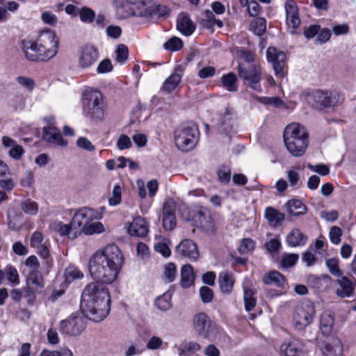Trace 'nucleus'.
<instances>
[{
    "label": "nucleus",
    "mask_w": 356,
    "mask_h": 356,
    "mask_svg": "<svg viewBox=\"0 0 356 356\" xmlns=\"http://www.w3.org/2000/svg\"><path fill=\"white\" fill-rule=\"evenodd\" d=\"M284 142L288 152L295 157L303 156L309 145V134L300 124H289L284 131Z\"/></svg>",
    "instance_id": "4"
},
{
    "label": "nucleus",
    "mask_w": 356,
    "mask_h": 356,
    "mask_svg": "<svg viewBox=\"0 0 356 356\" xmlns=\"http://www.w3.org/2000/svg\"><path fill=\"white\" fill-rule=\"evenodd\" d=\"M177 275L176 265L172 262L168 263L165 266L163 272V277L165 282H172Z\"/></svg>",
    "instance_id": "38"
},
{
    "label": "nucleus",
    "mask_w": 356,
    "mask_h": 356,
    "mask_svg": "<svg viewBox=\"0 0 356 356\" xmlns=\"http://www.w3.org/2000/svg\"><path fill=\"white\" fill-rule=\"evenodd\" d=\"M143 17L160 18L168 14L169 10L165 5L156 4L150 0H143Z\"/></svg>",
    "instance_id": "18"
},
{
    "label": "nucleus",
    "mask_w": 356,
    "mask_h": 356,
    "mask_svg": "<svg viewBox=\"0 0 356 356\" xmlns=\"http://www.w3.org/2000/svg\"><path fill=\"white\" fill-rule=\"evenodd\" d=\"M181 79V74L172 73L163 83L162 90L166 92H170L174 90L179 84Z\"/></svg>",
    "instance_id": "36"
},
{
    "label": "nucleus",
    "mask_w": 356,
    "mask_h": 356,
    "mask_svg": "<svg viewBox=\"0 0 356 356\" xmlns=\"http://www.w3.org/2000/svg\"><path fill=\"white\" fill-rule=\"evenodd\" d=\"M175 202L172 199H168L163 204L162 216L175 215Z\"/></svg>",
    "instance_id": "51"
},
{
    "label": "nucleus",
    "mask_w": 356,
    "mask_h": 356,
    "mask_svg": "<svg viewBox=\"0 0 356 356\" xmlns=\"http://www.w3.org/2000/svg\"><path fill=\"white\" fill-rule=\"evenodd\" d=\"M280 351L285 356H298L301 353V345L296 340L285 341L281 345Z\"/></svg>",
    "instance_id": "28"
},
{
    "label": "nucleus",
    "mask_w": 356,
    "mask_h": 356,
    "mask_svg": "<svg viewBox=\"0 0 356 356\" xmlns=\"http://www.w3.org/2000/svg\"><path fill=\"white\" fill-rule=\"evenodd\" d=\"M24 154V150L23 147L18 144L13 147L8 152L9 156L15 160H19Z\"/></svg>",
    "instance_id": "61"
},
{
    "label": "nucleus",
    "mask_w": 356,
    "mask_h": 356,
    "mask_svg": "<svg viewBox=\"0 0 356 356\" xmlns=\"http://www.w3.org/2000/svg\"><path fill=\"white\" fill-rule=\"evenodd\" d=\"M98 58V49L92 44H85L80 50L78 65L82 69L89 68L97 62Z\"/></svg>",
    "instance_id": "13"
},
{
    "label": "nucleus",
    "mask_w": 356,
    "mask_h": 356,
    "mask_svg": "<svg viewBox=\"0 0 356 356\" xmlns=\"http://www.w3.org/2000/svg\"><path fill=\"white\" fill-rule=\"evenodd\" d=\"M123 262L124 257L119 248L115 244H109L91 257L89 272L96 282L111 284L117 278Z\"/></svg>",
    "instance_id": "1"
},
{
    "label": "nucleus",
    "mask_w": 356,
    "mask_h": 356,
    "mask_svg": "<svg viewBox=\"0 0 356 356\" xmlns=\"http://www.w3.org/2000/svg\"><path fill=\"white\" fill-rule=\"evenodd\" d=\"M17 81L19 85L30 91L33 90L35 88V81L31 78L20 76L17 78Z\"/></svg>",
    "instance_id": "57"
},
{
    "label": "nucleus",
    "mask_w": 356,
    "mask_h": 356,
    "mask_svg": "<svg viewBox=\"0 0 356 356\" xmlns=\"http://www.w3.org/2000/svg\"><path fill=\"white\" fill-rule=\"evenodd\" d=\"M239 76L243 79L245 83L252 90L257 92L261 91L260 81L261 79V70L260 66L251 65L248 67L240 64L238 67Z\"/></svg>",
    "instance_id": "9"
},
{
    "label": "nucleus",
    "mask_w": 356,
    "mask_h": 356,
    "mask_svg": "<svg viewBox=\"0 0 356 356\" xmlns=\"http://www.w3.org/2000/svg\"><path fill=\"white\" fill-rule=\"evenodd\" d=\"M235 280L234 275L227 271L220 273L218 276V283L222 293L229 294L233 289Z\"/></svg>",
    "instance_id": "24"
},
{
    "label": "nucleus",
    "mask_w": 356,
    "mask_h": 356,
    "mask_svg": "<svg viewBox=\"0 0 356 356\" xmlns=\"http://www.w3.org/2000/svg\"><path fill=\"white\" fill-rule=\"evenodd\" d=\"M65 275L68 282L83 277V273L74 266H70L65 270Z\"/></svg>",
    "instance_id": "45"
},
{
    "label": "nucleus",
    "mask_w": 356,
    "mask_h": 356,
    "mask_svg": "<svg viewBox=\"0 0 356 356\" xmlns=\"http://www.w3.org/2000/svg\"><path fill=\"white\" fill-rule=\"evenodd\" d=\"M121 201V188L116 185L113 190V196L108 199L109 204L115 206L120 203Z\"/></svg>",
    "instance_id": "56"
},
{
    "label": "nucleus",
    "mask_w": 356,
    "mask_h": 356,
    "mask_svg": "<svg viewBox=\"0 0 356 356\" xmlns=\"http://www.w3.org/2000/svg\"><path fill=\"white\" fill-rule=\"evenodd\" d=\"M265 218L270 226L277 227L284 220V215L274 208L267 207L265 211Z\"/></svg>",
    "instance_id": "31"
},
{
    "label": "nucleus",
    "mask_w": 356,
    "mask_h": 356,
    "mask_svg": "<svg viewBox=\"0 0 356 356\" xmlns=\"http://www.w3.org/2000/svg\"><path fill=\"white\" fill-rule=\"evenodd\" d=\"M286 207L289 213L294 216L303 215L307 212L306 206L298 200H291L286 204Z\"/></svg>",
    "instance_id": "30"
},
{
    "label": "nucleus",
    "mask_w": 356,
    "mask_h": 356,
    "mask_svg": "<svg viewBox=\"0 0 356 356\" xmlns=\"http://www.w3.org/2000/svg\"><path fill=\"white\" fill-rule=\"evenodd\" d=\"M263 282L266 284H272L280 287L284 284L285 278L280 272L271 271L264 275Z\"/></svg>",
    "instance_id": "32"
},
{
    "label": "nucleus",
    "mask_w": 356,
    "mask_h": 356,
    "mask_svg": "<svg viewBox=\"0 0 356 356\" xmlns=\"http://www.w3.org/2000/svg\"><path fill=\"white\" fill-rule=\"evenodd\" d=\"M200 295L203 302H211L213 298V292L209 287L204 286L200 289Z\"/></svg>",
    "instance_id": "50"
},
{
    "label": "nucleus",
    "mask_w": 356,
    "mask_h": 356,
    "mask_svg": "<svg viewBox=\"0 0 356 356\" xmlns=\"http://www.w3.org/2000/svg\"><path fill=\"white\" fill-rule=\"evenodd\" d=\"M177 29L183 35L189 36L194 32L195 26L186 14L181 13L177 21Z\"/></svg>",
    "instance_id": "23"
},
{
    "label": "nucleus",
    "mask_w": 356,
    "mask_h": 356,
    "mask_svg": "<svg viewBox=\"0 0 356 356\" xmlns=\"http://www.w3.org/2000/svg\"><path fill=\"white\" fill-rule=\"evenodd\" d=\"M100 218L97 211L94 209L84 207L76 212L72 219V229H76L73 233L74 237H77L81 234L82 229L90 222Z\"/></svg>",
    "instance_id": "10"
},
{
    "label": "nucleus",
    "mask_w": 356,
    "mask_h": 356,
    "mask_svg": "<svg viewBox=\"0 0 356 356\" xmlns=\"http://www.w3.org/2000/svg\"><path fill=\"white\" fill-rule=\"evenodd\" d=\"M79 15L82 22L90 24L94 22L96 13L91 8L84 6L79 10Z\"/></svg>",
    "instance_id": "41"
},
{
    "label": "nucleus",
    "mask_w": 356,
    "mask_h": 356,
    "mask_svg": "<svg viewBox=\"0 0 356 356\" xmlns=\"http://www.w3.org/2000/svg\"><path fill=\"white\" fill-rule=\"evenodd\" d=\"M307 240V237L298 229L291 230L286 237V242L291 247L303 245Z\"/></svg>",
    "instance_id": "27"
},
{
    "label": "nucleus",
    "mask_w": 356,
    "mask_h": 356,
    "mask_svg": "<svg viewBox=\"0 0 356 356\" xmlns=\"http://www.w3.org/2000/svg\"><path fill=\"white\" fill-rule=\"evenodd\" d=\"M254 248V242L250 238H245L238 248V251L241 254H247Z\"/></svg>",
    "instance_id": "55"
},
{
    "label": "nucleus",
    "mask_w": 356,
    "mask_h": 356,
    "mask_svg": "<svg viewBox=\"0 0 356 356\" xmlns=\"http://www.w3.org/2000/svg\"><path fill=\"white\" fill-rule=\"evenodd\" d=\"M60 328L63 334L77 336L85 330L86 324L83 317L71 315L67 319L60 321Z\"/></svg>",
    "instance_id": "12"
},
{
    "label": "nucleus",
    "mask_w": 356,
    "mask_h": 356,
    "mask_svg": "<svg viewBox=\"0 0 356 356\" xmlns=\"http://www.w3.org/2000/svg\"><path fill=\"white\" fill-rule=\"evenodd\" d=\"M250 30L257 35H261L266 31V20L262 17H257L252 20L250 24Z\"/></svg>",
    "instance_id": "40"
},
{
    "label": "nucleus",
    "mask_w": 356,
    "mask_h": 356,
    "mask_svg": "<svg viewBox=\"0 0 356 356\" xmlns=\"http://www.w3.org/2000/svg\"><path fill=\"white\" fill-rule=\"evenodd\" d=\"M199 130L197 124L187 122L179 126L174 131L175 145L184 152L193 149L199 140Z\"/></svg>",
    "instance_id": "5"
},
{
    "label": "nucleus",
    "mask_w": 356,
    "mask_h": 356,
    "mask_svg": "<svg viewBox=\"0 0 356 356\" xmlns=\"http://www.w3.org/2000/svg\"><path fill=\"white\" fill-rule=\"evenodd\" d=\"M7 279L9 282L18 284L19 283V275L15 268L13 266H7L6 268Z\"/></svg>",
    "instance_id": "53"
},
{
    "label": "nucleus",
    "mask_w": 356,
    "mask_h": 356,
    "mask_svg": "<svg viewBox=\"0 0 356 356\" xmlns=\"http://www.w3.org/2000/svg\"><path fill=\"white\" fill-rule=\"evenodd\" d=\"M131 145L130 138L125 134L120 135L117 141V147L120 150L130 148Z\"/></svg>",
    "instance_id": "58"
},
{
    "label": "nucleus",
    "mask_w": 356,
    "mask_h": 356,
    "mask_svg": "<svg viewBox=\"0 0 356 356\" xmlns=\"http://www.w3.org/2000/svg\"><path fill=\"white\" fill-rule=\"evenodd\" d=\"M148 232L147 222L145 218L140 216L135 218L128 227V233L132 236L144 237Z\"/></svg>",
    "instance_id": "20"
},
{
    "label": "nucleus",
    "mask_w": 356,
    "mask_h": 356,
    "mask_svg": "<svg viewBox=\"0 0 356 356\" xmlns=\"http://www.w3.org/2000/svg\"><path fill=\"white\" fill-rule=\"evenodd\" d=\"M268 62L273 65L276 76L283 77L286 73V54L284 51H278L273 47H270L266 51Z\"/></svg>",
    "instance_id": "11"
},
{
    "label": "nucleus",
    "mask_w": 356,
    "mask_h": 356,
    "mask_svg": "<svg viewBox=\"0 0 356 356\" xmlns=\"http://www.w3.org/2000/svg\"><path fill=\"white\" fill-rule=\"evenodd\" d=\"M52 229L61 236L68 235L71 239H74L76 237L73 236L76 229H72V222L70 225L64 224L62 222H55L52 225Z\"/></svg>",
    "instance_id": "34"
},
{
    "label": "nucleus",
    "mask_w": 356,
    "mask_h": 356,
    "mask_svg": "<svg viewBox=\"0 0 356 356\" xmlns=\"http://www.w3.org/2000/svg\"><path fill=\"white\" fill-rule=\"evenodd\" d=\"M58 42V38L53 31L44 29L35 42L24 41L22 45L29 60L47 61L57 54Z\"/></svg>",
    "instance_id": "3"
},
{
    "label": "nucleus",
    "mask_w": 356,
    "mask_h": 356,
    "mask_svg": "<svg viewBox=\"0 0 356 356\" xmlns=\"http://www.w3.org/2000/svg\"><path fill=\"white\" fill-rule=\"evenodd\" d=\"M76 145L86 151L94 152L95 146L86 137H79L76 140Z\"/></svg>",
    "instance_id": "47"
},
{
    "label": "nucleus",
    "mask_w": 356,
    "mask_h": 356,
    "mask_svg": "<svg viewBox=\"0 0 356 356\" xmlns=\"http://www.w3.org/2000/svg\"><path fill=\"white\" fill-rule=\"evenodd\" d=\"M216 70L213 66H206L200 69L198 72V76L201 79H207L215 75Z\"/></svg>",
    "instance_id": "60"
},
{
    "label": "nucleus",
    "mask_w": 356,
    "mask_h": 356,
    "mask_svg": "<svg viewBox=\"0 0 356 356\" xmlns=\"http://www.w3.org/2000/svg\"><path fill=\"white\" fill-rule=\"evenodd\" d=\"M111 298L108 289L98 282L84 288L81 299V309L90 321L100 322L109 314Z\"/></svg>",
    "instance_id": "2"
},
{
    "label": "nucleus",
    "mask_w": 356,
    "mask_h": 356,
    "mask_svg": "<svg viewBox=\"0 0 356 356\" xmlns=\"http://www.w3.org/2000/svg\"><path fill=\"white\" fill-rule=\"evenodd\" d=\"M314 315V307L311 302L304 301L298 304L293 314L295 328L298 330L305 329L312 322Z\"/></svg>",
    "instance_id": "8"
},
{
    "label": "nucleus",
    "mask_w": 356,
    "mask_h": 356,
    "mask_svg": "<svg viewBox=\"0 0 356 356\" xmlns=\"http://www.w3.org/2000/svg\"><path fill=\"white\" fill-rule=\"evenodd\" d=\"M163 343V341L160 337L153 336L147 342L146 347L149 350H154L159 349Z\"/></svg>",
    "instance_id": "59"
},
{
    "label": "nucleus",
    "mask_w": 356,
    "mask_h": 356,
    "mask_svg": "<svg viewBox=\"0 0 356 356\" xmlns=\"http://www.w3.org/2000/svg\"><path fill=\"white\" fill-rule=\"evenodd\" d=\"M193 324L198 336L204 339L209 338L213 330L211 321L204 313L197 314L193 318Z\"/></svg>",
    "instance_id": "14"
},
{
    "label": "nucleus",
    "mask_w": 356,
    "mask_h": 356,
    "mask_svg": "<svg viewBox=\"0 0 356 356\" xmlns=\"http://www.w3.org/2000/svg\"><path fill=\"white\" fill-rule=\"evenodd\" d=\"M307 167L313 172H316L323 176L327 175L330 172L329 167L324 164H318L315 165L308 164Z\"/></svg>",
    "instance_id": "62"
},
{
    "label": "nucleus",
    "mask_w": 356,
    "mask_h": 356,
    "mask_svg": "<svg viewBox=\"0 0 356 356\" xmlns=\"http://www.w3.org/2000/svg\"><path fill=\"white\" fill-rule=\"evenodd\" d=\"M82 104L85 116L96 121L104 118V104L100 92L92 89L86 90L83 94Z\"/></svg>",
    "instance_id": "6"
},
{
    "label": "nucleus",
    "mask_w": 356,
    "mask_h": 356,
    "mask_svg": "<svg viewBox=\"0 0 356 356\" xmlns=\"http://www.w3.org/2000/svg\"><path fill=\"white\" fill-rule=\"evenodd\" d=\"M154 304L156 307L162 311L169 309L171 306V294L170 293H165L159 296L155 300Z\"/></svg>",
    "instance_id": "39"
},
{
    "label": "nucleus",
    "mask_w": 356,
    "mask_h": 356,
    "mask_svg": "<svg viewBox=\"0 0 356 356\" xmlns=\"http://www.w3.org/2000/svg\"><path fill=\"white\" fill-rule=\"evenodd\" d=\"M340 287L337 289L336 293L341 298L350 297L354 291V286L352 281L346 277H342L338 280Z\"/></svg>",
    "instance_id": "26"
},
{
    "label": "nucleus",
    "mask_w": 356,
    "mask_h": 356,
    "mask_svg": "<svg viewBox=\"0 0 356 356\" xmlns=\"http://www.w3.org/2000/svg\"><path fill=\"white\" fill-rule=\"evenodd\" d=\"M193 219L198 222L202 227L210 229L213 228L212 219L210 212L207 209H201L195 212Z\"/></svg>",
    "instance_id": "25"
},
{
    "label": "nucleus",
    "mask_w": 356,
    "mask_h": 356,
    "mask_svg": "<svg viewBox=\"0 0 356 356\" xmlns=\"http://www.w3.org/2000/svg\"><path fill=\"white\" fill-rule=\"evenodd\" d=\"M175 251L179 257L192 261H196L200 255L197 244L190 239L181 241L177 245Z\"/></svg>",
    "instance_id": "15"
},
{
    "label": "nucleus",
    "mask_w": 356,
    "mask_h": 356,
    "mask_svg": "<svg viewBox=\"0 0 356 356\" xmlns=\"http://www.w3.org/2000/svg\"><path fill=\"white\" fill-rule=\"evenodd\" d=\"M281 247V243L278 239H271L265 243V248L270 253H276Z\"/></svg>",
    "instance_id": "63"
},
{
    "label": "nucleus",
    "mask_w": 356,
    "mask_h": 356,
    "mask_svg": "<svg viewBox=\"0 0 356 356\" xmlns=\"http://www.w3.org/2000/svg\"><path fill=\"white\" fill-rule=\"evenodd\" d=\"M163 226L165 230H172L176 226L175 215L162 216Z\"/></svg>",
    "instance_id": "54"
},
{
    "label": "nucleus",
    "mask_w": 356,
    "mask_h": 356,
    "mask_svg": "<svg viewBox=\"0 0 356 356\" xmlns=\"http://www.w3.org/2000/svg\"><path fill=\"white\" fill-rule=\"evenodd\" d=\"M319 31V25H310L308 27L304 28L303 34L306 38L311 39L313 38L315 35H316Z\"/></svg>",
    "instance_id": "64"
},
{
    "label": "nucleus",
    "mask_w": 356,
    "mask_h": 356,
    "mask_svg": "<svg viewBox=\"0 0 356 356\" xmlns=\"http://www.w3.org/2000/svg\"><path fill=\"white\" fill-rule=\"evenodd\" d=\"M285 12L286 23L291 28L290 33L293 34L296 29L300 24L298 8L293 0H287L285 3Z\"/></svg>",
    "instance_id": "17"
},
{
    "label": "nucleus",
    "mask_w": 356,
    "mask_h": 356,
    "mask_svg": "<svg viewBox=\"0 0 356 356\" xmlns=\"http://www.w3.org/2000/svg\"><path fill=\"white\" fill-rule=\"evenodd\" d=\"M116 60L119 63L124 62L129 55V51L124 44H119L115 50Z\"/></svg>",
    "instance_id": "49"
},
{
    "label": "nucleus",
    "mask_w": 356,
    "mask_h": 356,
    "mask_svg": "<svg viewBox=\"0 0 356 356\" xmlns=\"http://www.w3.org/2000/svg\"><path fill=\"white\" fill-rule=\"evenodd\" d=\"M195 280L193 268L190 264H185L181 270V285L183 288L191 286Z\"/></svg>",
    "instance_id": "29"
},
{
    "label": "nucleus",
    "mask_w": 356,
    "mask_h": 356,
    "mask_svg": "<svg viewBox=\"0 0 356 356\" xmlns=\"http://www.w3.org/2000/svg\"><path fill=\"white\" fill-rule=\"evenodd\" d=\"M254 291L243 286V301L245 309L248 312L252 311L256 306V299L254 298Z\"/></svg>",
    "instance_id": "37"
},
{
    "label": "nucleus",
    "mask_w": 356,
    "mask_h": 356,
    "mask_svg": "<svg viewBox=\"0 0 356 356\" xmlns=\"http://www.w3.org/2000/svg\"><path fill=\"white\" fill-rule=\"evenodd\" d=\"M201 346L195 341H184L178 347V352L180 356L188 355L200 350Z\"/></svg>",
    "instance_id": "35"
},
{
    "label": "nucleus",
    "mask_w": 356,
    "mask_h": 356,
    "mask_svg": "<svg viewBox=\"0 0 356 356\" xmlns=\"http://www.w3.org/2000/svg\"><path fill=\"white\" fill-rule=\"evenodd\" d=\"M43 139L55 145L65 147L67 145V141L63 138L60 131L55 127H46L43 130Z\"/></svg>",
    "instance_id": "22"
},
{
    "label": "nucleus",
    "mask_w": 356,
    "mask_h": 356,
    "mask_svg": "<svg viewBox=\"0 0 356 356\" xmlns=\"http://www.w3.org/2000/svg\"><path fill=\"white\" fill-rule=\"evenodd\" d=\"M183 47L182 40L178 37H172L163 44V48L170 51H176Z\"/></svg>",
    "instance_id": "44"
},
{
    "label": "nucleus",
    "mask_w": 356,
    "mask_h": 356,
    "mask_svg": "<svg viewBox=\"0 0 356 356\" xmlns=\"http://www.w3.org/2000/svg\"><path fill=\"white\" fill-rule=\"evenodd\" d=\"M143 0L134 3L127 1L118 8V13H120L122 17L130 16L143 17Z\"/></svg>",
    "instance_id": "19"
},
{
    "label": "nucleus",
    "mask_w": 356,
    "mask_h": 356,
    "mask_svg": "<svg viewBox=\"0 0 356 356\" xmlns=\"http://www.w3.org/2000/svg\"><path fill=\"white\" fill-rule=\"evenodd\" d=\"M323 351L326 356H342L343 346L339 339L331 337L323 343Z\"/></svg>",
    "instance_id": "21"
},
{
    "label": "nucleus",
    "mask_w": 356,
    "mask_h": 356,
    "mask_svg": "<svg viewBox=\"0 0 356 356\" xmlns=\"http://www.w3.org/2000/svg\"><path fill=\"white\" fill-rule=\"evenodd\" d=\"M104 232V227L100 222H90L86 227H85L81 233L87 235H92L94 234H100Z\"/></svg>",
    "instance_id": "43"
},
{
    "label": "nucleus",
    "mask_w": 356,
    "mask_h": 356,
    "mask_svg": "<svg viewBox=\"0 0 356 356\" xmlns=\"http://www.w3.org/2000/svg\"><path fill=\"white\" fill-rule=\"evenodd\" d=\"M237 80L234 73H227L221 77L222 86L229 92H236L238 90Z\"/></svg>",
    "instance_id": "33"
},
{
    "label": "nucleus",
    "mask_w": 356,
    "mask_h": 356,
    "mask_svg": "<svg viewBox=\"0 0 356 356\" xmlns=\"http://www.w3.org/2000/svg\"><path fill=\"white\" fill-rule=\"evenodd\" d=\"M343 97L337 92L314 91L307 96V103L316 109L334 107L341 104Z\"/></svg>",
    "instance_id": "7"
},
{
    "label": "nucleus",
    "mask_w": 356,
    "mask_h": 356,
    "mask_svg": "<svg viewBox=\"0 0 356 356\" xmlns=\"http://www.w3.org/2000/svg\"><path fill=\"white\" fill-rule=\"evenodd\" d=\"M342 230L337 226H333L330 231V238L332 243L337 245L341 242Z\"/></svg>",
    "instance_id": "52"
},
{
    "label": "nucleus",
    "mask_w": 356,
    "mask_h": 356,
    "mask_svg": "<svg viewBox=\"0 0 356 356\" xmlns=\"http://www.w3.org/2000/svg\"><path fill=\"white\" fill-rule=\"evenodd\" d=\"M298 254H288L283 257L282 259V266L285 268L293 266L298 259Z\"/></svg>",
    "instance_id": "48"
},
{
    "label": "nucleus",
    "mask_w": 356,
    "mask_h": 356,
    "mask_svg": "<svg viewBox=\"0 0 356 356\" xmlns=\"http://www.w3.org/2000/svg\"><path fill=\"white\" fill-rule=\"evenodd\" d=\"M20 207L25 213L31 216L35 215L38 211V204L30 199L22 201Z\"/></svg>",
    "instance_id": "42"
},
{
    "label": "nucleus",
    "mask_w": 356,
    "mask_h": 356,
    "mask_svg": "<svg viewBox=\"0 0 356 356\" xmlns=\"http://www.w3.org/2000/svg\"><path fill=\"white\" fill-rule=\"evenodd\" d=\"M26 292L29 294L40 293L44 287L43 276L38 270H31L26 277Z\"/></svg>",
    "instance_id": "16"
},
{
    "label": "nucleus",
    "mask_w": 356,
    "mask_h": 356,
    "mask_svg": "<svg viewBox=\"0 0 356 356\" xmlns=\"http://www.w3.org/2000/svg\"><path fill=\"white\" fill-rule=\"evenodd\" d=\"M326 266L329 269L331 274L335 276H340L341 275V270L339 268V261L336 258H331L326 261Z\"/></svg>",
    "instance_id": "46"
}]
</instances>
